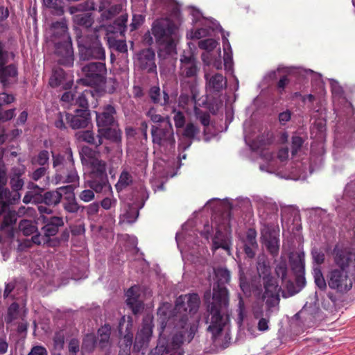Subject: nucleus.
Instances as JSON below:
<instances>
[{"label": "nucleus", "mask_w": 355, "mask_h": 355, "mask_svg": "<svg viewBox=\"0 0 355 355\" xmlns=\"http://www.w3.org/2000/svg\"><path fill=\"white\" fill-rule=\"evenodd\" d=\"M259 215L261 218V224L266 221L274 223L277 220L278 207L275 202L270 201H260L259 202Z\"/></svg>", "instance_id": "obj_25"}, {"label": "nucleus", "mask_w": 355, "mask_h": 355, "mask_svg": "<svg viewBox=\"0 0 355 355\" xmlns=\"http://www.w3.org/2000/svg\"><path fill=\"white\" fill-rule=\"evenodd\" d=\"M127 297L126 304L131 309L133 314L137 315L144 309V303L140 300L139 288L137 286L130 287L125 293Z\"/></svg>", "instance_id": "obj_26"}, {"label": "nucleus", "mask_w": 355, "mask_h": 355, "mask_svg": "<svg viewBox=\"0 0 355 355\" xmlns=\"http://www.w3.org/2000/svg\"><path fill=\"white\" fill-rule=\"evenodd\" d=\"M333 256L336 268L355 272V252L351 249L336 245L333 250Z\"/></svg>", "instance_id": "obj_17"}, {"label": "nucleus", "mask_w": 355, "mask_h": 355, "mask_svg": "<svg viewBox=\"0 0 355 355\" xmlns=\"http://www.w3.org/2000/svg\"><path fill=\"white\" fill-rule=\"evenodd\" d=\"M66 120L73 130L87 128L91 123L89 109H76L73 113H66Z\"/></svg>", "instance_id": "obj_21"}, {"label": "nucleus", "mask_w": 355, "mask_h": 355, "mask_svg": "<svg viewBox=\"0 0 355 355\" xmlns=\"http://www.w3.org/2000/svg\"><path fill=\"white\" fill-rule=\"evenodd\" d=\"M111 327L105 324L98 329L97 332V345L101 349H109L111 346L110 341Z\"/></svg>", "instance_id": "obj_36"}, {"label": "nucleus", "mask_w": 355, "mask_h": 355, "mask_svg": "<svg viewBox=\"0 0 355 355\" xmlns=\"http://www.w3.org/2000/svg\"><path fill=\"white\" fill-rule=\"evenodd\" d=\"M210 24L211 25L209 26V29H211L212 31L219 29L220 32L222 33L223 34L222 39L223 49L225 51L224 65L226 70H231L232 67V55H230L228 53H226V49H230V44L227 37V36H229V33H227L225 35L224 33V30L220 26L219 23L216 20H210Z\"/></svg>", "instance_id": "obj_28"}, {"label": "nucleus", "mask_w": 355, "mask_h": 355, "mask_svg": "<svg viewBox=\"0 0 355 355\" xmlns=\"http://www.w3.org/2000/svg\"><path fill=\"white\" fill-rule=\"evenodd\" d=\"M175 96L176 94L173 96V94H169L168 89L164 87L162 91L161 106L170 105L173 102L172 98H175Z\"/></svg>", "instance_id": "obj_57"}, {"label": "nucleus", "mask_w": 355, "mask_h": 355, "mask_svg": "<svg viewBox=\"0 0 355 355\" xmlns=\"http://www.w3.org/2000/svg\"><path fill=\"white\" fill-rule=\"evenodd\" d=\"M98 346L96 336L94 334H88L83 338L82 343V349L90 353Z\"/></svg>", "instance_id": "obj_44"}, {"label": "nucleus", "mask_w": 355, "mask_h": 355, "mask_svg": "<svg viewBox=\"0 0 355 355\" xmlns=\"http://www.w3.org/2000/svg\"><path fill=\"white\" fill-rule=\"evenodd\" d=\"M137 64L140 69L148 73H157L155 53L151 48L142 49L137 54Z\"/></svg>", "instance_id": "obj_22"}, {"label": "nucleus", "mask_w": 355, "mask_h": 355, "mask_svg": "<svg viewBox=\"0 0 355 355\" xmlns=\"http://www.w3.org/2000/svg\"><path fill=\"white\" fill-rule=\"evenodd\" d=\"M304 140L298 135H293L291 138V154L295 156L302 148Z\"/></svg>", "instance_id": "obj_53"}, {"label": "nucleus", "mask_w": 355, "mask_h": 355, "mask_svg": "<svg viewBox=\"0 0 355 355\" xmlns=\"http://www.w3.org/2000/svg\"><path fill=\"white\" fill-rule=\"evenodd\" d=\"M199 133L200 130L197 125L191 122L187 123L181 132L182 139L178 145L179 151H184L188 149Z\"/></svg>", "instance_id": "obj_24"}, {"label": "nucleus", "mask_w": 355, "mask_h": 355, "mask_svg": "<svg viewBox=\"0 0 355 355\" xmlns=\"http://www.w3.org/2000/svg\"><path fill=\"white\" fill-rule=\"evenodd\" d=\"M49 166H40L36 168L31 175V178L34 181H38L44 177L49 169Z\"/></svg>", "instance_id": "obj_59"}, {"label": "nucleus", "mask_w": 355, "mask_h": 355, "mask_svg": "<svg viewBox=\"0 0 355 355\" xmlns=\"http://www.w3.org/2000/svg\"><path fill=\"white\" fill-rule=\"evenodd\" d=\"M152 322L144 320L141 329L137 332L135 341L133 345V349L139 352L148 345L149 341L153 334Z\"/></svg>", "instance_id": "obj_23"}, {"label": "nucleus", "mask_w": 355, "mask_h": 355, "mask_svg": "<svg viewBox=\"0 0 355 355\" xmlns=\"http://www.w3.org/2000/svg\"><path fill=\"white\" fill-rule=\"evenodd\" d=\"M50 30L51 40L55 45V54L58 58V62L66 67L72 66L74 55L67 20L62 18L60 21L53 22Z\"/></svg>", "instance_id": "obj_5"}, {"label": "nucleus", "mask_w": 355, "mask_h": 355, "mask_svg": "<svg viewBox=\"0 0 355 355\" xmlns=\"http://www.w3.org/2000/svg\"><path fill=\"white\" fill-rule=\"evenodd\" d=\"M128 21L127 15H121L117 17L113 22V30L112 31L114 33H119L123 35L126 31V23Z\"/></svg>", "instance_id": "obj_46"}, {"label": "nucleus", "mask_w": 355, "mask_h": 355, "mask_svg": "<svg viewBox=\"0 0 355 355\" xmlns=\"http://www.w3.org/2000/svg\"><path fill=\"white\" fill-rule=\"evenodd\" d=\"M217 282L213 286L211 302L207 307L205 318L207 333L211 335L213 344L225 349L229 347L231 337L226 327L229 322L228 291L225 286L230 280V272L227 268H220L215 270Z\"/></svg>", "instance_id": "obj_2"}, {"label": "nucleus", "mask_w": 355, "mask_h": 355, "mask_svg": "<svg viewBox=\"0 0 355 355\" xmlns=\"http://www.w3.org/2000/svg\"><path fill=\"white\" fill-rule=\"evenodd\" d=\"M53 167L56 171V184L79 182V176L74 166L72 150L70 148H66L62 155H53Z\"/></svg>", "instance_id": "obj_7"}, {"label": "nucleus", "mask_w": 355, "mask_h": 355, "mask_svg": "<svg viewBox=\"0 0 355 355\" xmlns=\"http://www.w3.org/2000/svg\"><path fill=\"white\" fill-rule=\"evenodd\" d=\"M19 229L25 236H30L40 232L37 227L29 220H21L19 224Z\"/></svg>", "instance_id": "obj_42"}, {"label": "nucleus", "mask_w": 355, "mask_h": 355, "mask_svg": "<svg viewBox=\"0 0 355 355\" xmlns=\"http://www.w3.org/2000/svg\"><path fill=\"white\" fill-rule=\"evenodd\" d=\"M68 331L67 329H62L55 332L53 337L54 349L61 351L64 348L65 338L68 337Z\"/></svg>", "instance_id": "obj_43"}, {"label": "nucleus", "mask_w": 355, "mask_h": 355, "mask_svg": "<svg viewBox=\"0 0 355 355\" xmlns=\"http://www.w3.org/2000/svg\"><path fill=\"white\" fill-rule=\"evenodd\" d=\"M39 220L42 223L41 232L32 236L31 240L37 245H48L51 237L55 236L60 228L64 225V218L56 216H41Z\"/></svg>", "instance_id": "obj_10"}, {"label": "nucleus", "mask_w": 355, "mask_h": 355, "mask_svg": "<svg viewBox=\"0 0 355 355\" xmlns=\"http://www.w3.org/2000/svg\"><path fill=\"white\" fill-rule=\"evenodd\" d=\"M217 42L214 39H206L201 40L198 42V46L201 49H205L207 51H212L214 50L216 46H217Z\"/></svg>", "instance_id": "obj_55"}, {"label": "nucleus", "mask_w": 355, "mask_h": 355, "mask_svg": "<svg viewBox=\"0 0 355 355\" xmlns=\"http://www.w3.org/2000/svg\"><path fill=\"white\" fill-rule=\"evenodd\" d=\"M96 120L98 129L118 125L116 107L110 104L103 105L96 112Z\"/></svg>", "instance_id": "obj_20"}, {"label": "nucleus", "mask_w": 355, "mask_h": 355, "mask_svg": "<svg viewBox=\"0 0 355 355\" xmlns=\"http://www.w3.org/2000/svg\"><path fill=\"white\" fill-rule=\"evenodd\" d=\"M92 96L91 90L85 89L83 93L80 94L76 98V104L81 109H88V97Z\"/></svg>", "instance_id": "obj_50"}, {"label": "nucleus", "mask_w": 355, "mask_h": 355, "mask_svg": "<svg viewBox=\"0 0 355 355\" xmlns=\"http://www.w3.org/2000/svg\"><path fill=\"white\" fill-rule=\"evenodd\" d=\"M80 208H82V207L78 204L75 198L69 200L64 204V209L69 213H77Z\"/></svg>", "instance_id": "obj_56"}, {"label": "nucleus", "mask_w": 355, "mask_h": 355, "mask_svg": "<svg viewBox=\"0 0 355 355\" xmlns=\"http://www.w3.org/2000/svg\"><path fill=\"white\" fill-rule=\"evenodd\" d=\"M257 269L259 277L262 279L263 287L278 284L277 279L271 275L270 267L265 261H259Z\"/></svg>", "instance_id": "obj_31"}, {"label": "nucleus", "mask_w": 355, "mask_h": 355, "mask_svg": "<svg viewBox=\"0 0 355 355\" xmlns=\"http://www.w3.org/2000/svg\"><path fill=\"white\" fill-rule=\"evenodd\" d=\"M144 19L145 17L142 15H133L130 24V31H133L137 29L144 23Z\"/></svg>", "instance_id": "obj_64"}, {"label": "nucleus", "mask_w": 355, "mask_h": 355, "mask_svg": "<svg viewBox=\"0 0 355 355\" xmlns=\"http://www.w3.org/2000/svg\"><path fill=\"white\" fill-rule=\"evenodd\" d=\"M148 96L152 103L161 105L162 91L159 87H151L148 91Z\"/></svg>", "instance_id": "obj_52"}, {"label": "nucleus", "mask_w": 355, "mask_h": 355, "mask_svg": "<svg viewBox=\"0 0 355 355\" xmlns=\"http://www.w3.org/2000/svg\"><path fill=\"white\" fill-rule=\"evenodd\" d=\"M3 216V220L0 225V229L1 230H6L7 229L8 231H10V229H12V226L17 221V216L16 211L10 210L8 205L5 211L0 214V216Z\"/></svg>", "instance_id": "obj_37"}, {"label": "nucleus", "mask_w": 355, "mask_h": 355, "mask_svg": "<svg viewBox=\"0 0 355 355\" xmlns=\"http://www.w3.org/2000/svg\"><path fill=\"white\" fill-rule=\"evenodd\" d=\"M49 85L52 87H62L67 89L71 87L72 82L67 81L65 72L63 69L59 68L53 71L49 80Z\"/></svg>", "instance_id": "obj_35"}, {"label": "nucleus", "mask_w": 355, "mask_h": 355, "mask_svg": "<svg viewBox=\"0 0 355 355\" xmlns=\"http://www.w3.org/2000/svg\"><path fill=\"white\" fill-rule=\"evenodd\" d=\"M260 241L273 257L279 254L280 247L279 227L277 225L265 221L260 230Z\"/></svg>", "instance_id": "obj_13"}, {"label": "nucleus", "mask_w": 355, "mask_h": 355, "mask_svg": "<svg viewBox=\"0 0 355 355\" xmlns=\"http://www.w3.org/2000/svg\"><path fill=\"white\" fill-rule=\"evenodd\" d=\"M78 46L80 60H105V51L96 32L80 37L78 41Z\"/></svg>", "instance_id": "obj_9"}, {"label": "nucleus", "mask_w": 355, "mask_h": 355, "mask_svg": "<svg viewBox=\"0 0 355 355\" xmlns=\"http://www.w3.org/2000/svg\"><path fill=\"white\" fill-rule=\"evenodd\" d=\"M75 137L80 142H85L95 148H98L103 144V141L98 132L97 135L90 130L78 131L76 133Z\"/></svg>", "instance_id": "obj_29"}, {"label": "nucleus", "mask_w": 355, "mask_h": 355, "mask_svg": "<svg viewBox=\"0 0 355 355\" xmlns=\"http://www.w3.org/2000/svg\"><path fill=\"white\" fill-rule=\"evenodd\" d=\"M291 270L294 274L305 272L304 253H297L290 258Z\"/></svg>", "instance_id": "obj_39"}, {"label": "nucleus", "mask_w": 355, "mask_h": 355, "mask_svg": "<svg viewBox=\"0 0 355 355\" xmlns=\"http://www.w3.org/2000/svg\"><path fill=\"white\" fill-rule=\"evenodd\" d=\"M328 286L337 293H348L355 284V272L344 268H332L327 275Z\"/></svg>", "instance_id": "obj_11"}, {"label": "nucleus", "mask_w": 355, "mask_h": 355, "mask_svg": "<svg viewBox=\"0 0 355 355\" xmlns=\"http://www.w3.org/2000/svg\"><path fill=\"white\" fill-rule=\"evenodd\" d=\"M132 182V175L126 171L121 172L119 180L115 185L117 191H121Z\"/></svg>", "instance_id": "obj_45"}, {"label": "nucleus", "mask_w": 355, "mask_h": 355, "mask_svg": "<svg viewBox=\"0 0 355 355\" xmlns=\"http://www.w3.org/2000/svg\"><path fill=\"white\" fill-rule=\"evenodd\" d=\"M146 115L153 123H157V125L164 123L167 121H171L168 116L164 117L160 114H156L154 108H150L147 112Z\"/></svg>", "instance_id": "obj_54"}, {"label": "nucleus", "mask_w": 355, "mask_h": 355, "mask_svg": "<svg viewBox=\"0 0 355 355\" xmlns=\"http://www.w3.org/2000/svg\"><path fill=\"white\" fill-rule=\"evenodd\" d=\"M107 44L110 49H114L119 53H123L128 51V47L125 40H116L113 36H107Z\"/></svg>", "instance_id": "obj_40"}, {"label": "nucleus", "mask_w": 355, "mask_h": 355, "mask_svg": "<svg viewBox=\"0 0 355 355\" xmlns=\"http://www.w3.org/2000/svg\"><path fill=\"white\" fill-rule=\"evenodd\" d=\"M173 121L176 129L178 130L183 128L186 125V118L184 112L180 110H176L175 108L173 109Z\"/></svg>", "instance_id": "obj_51"}, {"label": "nucleus", "mask_w": 355, "mask_h": 355, "mask_svg": "<svg viewBox=\"0 0 355 355\" xmlns=\"http://www.w3.org/2000/svg\"><path fill=\"white\" fill-rule=\"evenodd\" d=\"M94 191H95L92 189H85L79 193L78 197L83 202H90L94 199V197H95Z\"/></svg>", "instance_id": "obj_63"}, {"label": "nucleus", "mask_w": 355, "mask_h": 355, "mask_svg": "<svg viewBox=\"0 0 355 355\" xmlns=\"http://www.w3.org/2000/svg\"><path fill=\"white\" fill-rule=\"evenodd\" d=\"M252 286L253 290L257 292V295H261V298L266 300V313L267 316H271L272 313H277L279 311L280 301L279 293L281 288L278 284L263 287V292L261 284L259 285L252 284Z\"/></svg>", "instance_id": "obj_15"}, {"label": "nucleus", "mask_w": 355, "mask_h": 355, "mask_svg": "<svg viewBox=\"0 0 355 355\" xmlns=\"http://www.w3.org/2000/svg\"><path fill=\"white\" fill-rule=\"evenodd\" d=\"M94 10V3L92 0H87L81 3L71 6L69 8L70 14L74 15V23L86 28H90L92 26L94 19L92 13L83 12Z\"/></svg>", "instance_id": "obj_16"}, {"label": "nucleus", "mask_w": 355, "mask_h": 355, "mask_svg": "<svg viewBox=\"0 0 355 355\" xmlns=\"http://www.w3.org/2000/svg\"><path fill=\"white\" fill-rule=\"evenodd\" d=\"M33 164H37L40 166L49 167V153L46 150H41L38 155L32 159Z\"/></svg>", "instance_id": "obj_47"}, {"label": "nucleus", "mask_w": 355, "mask_h": 355, "mask_svg": "<svg viewBox=\"0 0 355 355\" xmlns=\"http://www.w3.org/2000/svg\"><path fill=\"white\" fill-rule=\"evenodd\" d=\"M132 322H125L123 317L119 322V333L121 338L119 342V355H130L131 347L132 345L133 333L131 331Z\"/></svg>", "instance_id": "obj_18"}, {"label": "nucleus", "mask_w": 355, "mask_h": 355, "mask_svg": "<svg viewBox=\"0 0 355 355\" xmlns=\"http://www.w3.org/2000/svg\"><path fill=\"white\" fill-rule=\"evenodd\" d=\"M10 54L12 55L5 49V44L0 42V67L6 65L8 62Z\"/></svg>", "instance_id": "obj_60"}, {"label": "nucleus", "mask_w": 355, "mask_h": 355, "mask_svg": "<svg viewBox=\"0 0 355 355\" xmlns=\"http://www.w3.org/2000/svg\"><path fill=\"white\" fill-rule=\"evenodd\" d=\"M179 78L182 96L196 101L198 96V73L200 67L194 55L184 53L180 58Z\"/></svg>", "instance_id": "obj_4"}, {"label": "nucleus", "mask_w": 355, "mask_h": 355, "mask_svg": "<svg viewBox=\"0 0 355 355\" xmlns=\"http://www.w3.org/2000/svg\"><path fill=\"white\" fill-rule=\"evenodd\" d=\"M83 152L89 158V165L91 168L89 179L87 181L88 187L96 193H111L112 191L106 172V162L92 157V150L89 147L83 148Z\"/></svg>", "instance_id": "obj_6"}, {"label": "nucleus", "mask_w": 355, "mask_h": 355, "mask_svg": "<svg viewBox=\"0 0 355 355\" xmlns=\"http://www.w3.org/2000/svg\"><path fill=\"white\" fill-rule=\"evenodd\" d=\"M17 69L13 64L0 67V83L3 87L11 84L17 76Z\"/></svg>", "instance_id": "obj_33"}, {"label": "nucleus", "mask_w": 355, "mask_h": 355, "mask_svg": "<svg viewBox=\"0 0 355 355\" xmlns=\"http://www.w3.org/2000/svg\"><path fill=\"white\" fill-rule=\"evenodd\" d=\"M150 132L153 143L155 145H157L165 150H171L175 148V139L171 121L152 125Z\"/></svg>", "instance_id": "obj_12"}, {"label": "nucleus", "mask_w": 355, "mask_h": 355, "mask_svg": "<svg viewBox=\"0 0 355 355\" xmlns=\"http://www.w3.org/2000/svg\"><path fill=\"white\" fill-rule=\"evenodd\" d=\"M42 1L44 6L53 15L60 17L64 15V3L62 0H42Z\"/></svg>", "instance_id": "obj_38"}, {"label": "nucleus", "mask_w": 355, "mask_h": 355, "mask_svg": "<svg viewBox=\"0 0 355 355\" xmlns=\"http://www.w3.org/2000/svg\"><path fill=\"white\" fill-rule=\"evenodd\" d=\"M200 299L197 293L181 295L177 297L175 306L164 303L157 311L160 323V336L170 333L171 345L173 349L179 348L184 342L190 343L197 330L196 323L189 322V318L198 311Z\"/></svg>", "instance_id": "obj_1"}, {"label": "nucleus", "mask_w": 355, "mask_h": 355, "mask_svg": "<svg viewBox=\"0 0 355 355\" xmlns=\"http://www.w3.org/2000/svg\"><path fill=\"white\" fill-rule=\"evenodd\" d=\"M20 315L19 305L16 303H12L8 309V315L6 318L7 323L12 322L14 320L17 319Z\"/></svg>", "instance_id": "obj_49"}, {"label": "nucleus", "mask_w": 355, "mask_h": 355, "mask_svg": "<svg viewBox=\"0 0 355 355\" xmlns=\"http://www.w3.org/2000/svg\"><path fill=\"white\" fill-rule=\"evenodd\" d=\"M313 274L316 286L320 290L324 291L327 288L328 284L324 279L321 269L320 268H314Z\"/></svg>", "instance_id": "obj_48"}, {"label": "nucleus", "mask_w": 355, "mask_h": 355, "mask_svg": "<svg viewBox=\"0 0 355 355\" xmlns=\"http://www.w3.org/2000/svg\"><path fill=\"white\" fill-rule=\"evenodd\" d=\"M85 76L80 80L86 85L98 86L104 84L107 75L105 61L91 62L81 67Z\"/></svg>", "instance_id": "obj_14"}, {"label": "nucleus", "mask_w": 355, "mask_h": 355, "mask_svg": "<svg viewBox=\"0 0 355 355\" xmlns=\"http://www.w3.org/2000/svg\"><path fill=\"white\" fill-rule=\"evenodd\" d=\"M275 274L282 279V281L286 280L287 275V266L285 262H280L275 267Z\"/></svg>", "instance_id": "obj_61"}, {"label": "nucleus", "mask_w": 355, "mask_h": 355, "mask_svg": "<svg viewBox=\"0 0 355 355\" xmlns=\"http://www.w3.org/2000/svg\"><path fill=\"white\" fill-rule=\"evenodd\" d=\"M239 286L244 293H250V284L244 272L241 270H239Z\"/></svg>", "instance_id": "obj_62"}, {"label": "nucleus", "mask_w": 355, "mask_h": 355, "mask_svg": "<svg viewBox=\"0 0 355 355\" xmlns=\"http://www.w3.org/2000/svg\"><path fill=\"white\" fill-rule=\"evenodd\" d=\"M21 173L17 170L13 176L10 178V184L12 191L5 188L7 183V176L6 171L0 168V214L5 211L8 205L15 204L21 198L19 191L23 188L24 180L20 178Z\"/></svg>", "instance_id": "obj_8"}, {"label": "nucleus", "mask_w": 355, "mask_h": 355, "mask_svg": "<svg viewBox=\"0 0 355 355\" xmlns=\"http://www.w3.org/2000/svg\"><path fill=\"white\" fill-rule=\"evenodd\" d=\"M231 241L230 237L222 232L217 230L212 239V250L215 252L219 248H222L230 254Z\"/></svg>", "instance_id": "obj_32"}, {"label": "nucleus", "mask_w": 355, "mask_h": 355, "mask_svg": "<svg viewBox=\"0 0 355 355\" xmlns=\"http://www.w3.org/2000/svg\"><path fill=\"white\" fill-rule=\"evenodd\" d=\"M254 317L259 319L257 324V329L260 331H266L269 329V320L270 316H267L266 313L264 314L263 311H255L254 312Z\"/></svg>", "instance_id": "obj_41"}, {"label": "nucleus", "mask_w": 355, "mask_h": 355, "mask_svg": "<svg viewBox=\"0 0 355 355\" xmlns=\"http://www.w3.org/2000/svg\"><path fill=\"white\" fill-rule=\"evenodd\" d=\"M205 89L207 94L220 96L227 88V78L219 73H205Z\"/></svg>", "instance_id": "obj_19"}, {"label": "nucleus", "mask_w": 355, "mask_h": 355, "mask_svg": "<svg viewBox=\"0 0 355 355\" xmlns=\"http://www.w3.org/2000/svg\"><path fill=\"white\" fill-rule=\"evenodd\" d=\"M139 216V209L137 207H130L124 214V218L129 223H134Z\"/></svg>", "instance_id": "obj_58"}, {"label": "nucleus", "mask_w": 355, "mask_h": 355, "mask_svg": "<svg viewBox=\"0 0 355 355\" xmlns=\"http://www.w3.org/2000/svg\"><path fill=\"white\" fill-rule=\"evenodd\" d=\"M72 190L73 188L71 186L61 187L55 191H46L44 195H40L39 196V200H40V202H44V204L48 206H55L60 202L62 197L60 191H66V192H67Z\"/></svg>", "instance_id": "obj_27"}, {"label": "nucleus", "mask_w": 355, "mask_h": 355, "mask_svg": "<svg viewBox=\"0 0 355 355\" xmlns=\"http://www.w3.org/2000/svg\"><path fill=\"white\" fill-rule=\"evenodd\" d=\"M257 232L254 229H249L247 232L246 237L243 241V251L249 258H253L258 248L257 242Z\"/></svg>", "instance_id": "obj_30"}, {"label": "nucleus", "mask_w": 355, "mask_h": 355, "mask_svg": "<svg viewBox=\"0 0 355 355\" xmlns=\"http://www.w3.org/2000/svg\"><path fill=\"white\" fill-rule=\"evenodd\" d=\"M98 130L102 140L105 138L114 143L121 142L122 132L119 128V124L101 128Z\"/></svg>", "instance_id": "obj_34"}, {"label": "nucleus", "mask_w": 355, "mask_h": 355, "mask_svg": "<svg viewBox=\"0 0 355 355\" xmlns=\"http://www.w3.org/2000/svg\"><path fill=\"white\" fill-rule=\"evenodd\" d=\"M152 34L159 46L158 55L166 58L176 54V46L179 39L176 26L167 19L155 21L151 26Z\"/></svg>", "instance_id": "obj_3"}]
</instances>
